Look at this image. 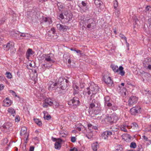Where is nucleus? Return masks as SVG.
<instances>
[{"mask_svg": "<svg viewBox=\"0 0 151 151\" xmlns=\"http://www.w3.org/2000/svg\"><path fill=\"white\" fill-rule=\"evenodd\" d=\"M112 134V132L109 131H106L103 132L101 134V137L102 139L108 140Z\"/></svg>", "mask_w": 151, "mask_h": 151, "instance_id": "nucleus-7", "label": "nucleus"}, {"mask_svg": "<svg viewBox=\"0 0 151 151\" xmlns=\"http://www.w3.org/2000/svg\"><path fill=\"white\" fill-rule=\"evenodd\" d=\"M105 104H107V105L108 106H112V104L110 103H107V102H106Z\"/></svg>", "mask_w": 151, "mask_h": 151, "instance_id": "nucleus-59", "label": "nucleus"}, {"mask_svg": "<svg viewBox=\"0 0 151 151\" xmlns=\"http://www.w3.org/2000/svg\"><path fill=\"white\" fill-rule=\"evenodd\" d=\"M27 128L25 127H22L21 129L20 134L21 135H24L27 132Z\"/></svg>", "mask_w": 151, "mask_h": 151, "instance_id": "nucleus-28", "label": "nucleus"}, {"mask_svg": "<svg viewBox=\"0 0 151 151\" xmlns=\"http://www.w3.org/2000/svg\"><path fill=\"white\" fill-rule=\"evenodd\" d=\"M117 73L122 76L124 75L125 72L124 70V68L122 66H120L119 67V69L118 70V73Z\"/></svg>", "mask_w": 151, "mask_h": 151, "instance_id": "nucleus-19", "label": "nucleus"}, {"mask_svg": "<svg viewBox=\"0 0 151 151\" xmlns=\"http://www.w3.org/2000/svg\"><path fill=\"white\" fill-rule=\"evenodd\" d=\"M104 81L105 82L108 84L112 83V81L111 78L108 76H106L104 77Z\"/></svg>", "mask_w": 151, "mask_h": 151, "instance_id": "nucleus-21", "label": "nucleus"}, {"mask_svg": "<svg viewBox=\"0 0 151 151\" xmlns=\"http://www.w3.org/2000/svg\"><path fill=\"white\" fill-rule=\"evenodd\" d=\"M46 102L47 103L48 105L51 106L53 104V103L52 101L50 99H48L45 100Z\"/></svg>", "mask_w": 151, "mask_h": 151, "instance_id": "nucleus-36", "label": "nucleus"}, {"mask_svg": "<svg viewBox=\"0 0 151 151\" xmlns=\"http://www.w3.org/2000/svg\"><path fill=\"white\" fill-rule=\"evenodd\" d=\"M150 8V6H147L146 8V11H148Z\"/></svg>", "mask_w": 151, "mask_h": 151, "instance_id": "nucleus-60", "label": "nucleus"}, {"mask_svg": "<svg viewBox=\"0 0 151 151\" xmlns=\"http://www.w3.org/2000/svg\"><path fill=\"white\" fill-rule=\"evenodd\" d=\"M34 53V52L32 50V49L29 48L27 50L26 54V57L27 59H29V57L33 54Z\"/></svg>", "mask_w": 151, "mask_h": 151, "instance_id": "nucleus-18", "label": "nucleus"}, {"mask_svg": "<svg viewBox=\"0 0 151 151\" xmlns=\"http://www.w3.org/2000/svg\"><path fill=\"white\" fill-rule=\"evenodd\" d=\"M128 126L126 125H122L121 126L120 128L122 131L124 132H126L127 130L126 128V127H127Z\"/></svg>", "mask_w": 151, "mask_h": 151, "instance_id": "nucleus-33", "label": "nucleus"}, {"mask_svg": "<svg viewBox=\"0 0 151 151\" xmlns=\"http://www.w3.org/2000/svg\"><path fill=\"white\" fill-rule=\"evenodd\" d=\"M4 87V86L2 84H0V91L2 90Z\"/></svg>", "mask_w": 151, "mask_h": 151, "instance_id": "nucleus-54", "label": "nucleus"}, {"mask_svg": "<svg viewBox=\"0 0 151 151\" xmlns=\"http://www.w3.org/2000/svg\"><path fill=\"white\" fill-rule=\"evenodd\" d=\"M138 98L136 96H132L130 97L128 100V104L129 106H132L137 103Z\"/></svg>", "mask_w": 151, "mask_h": 151, "instance_id": "nucleus-9", "label": "nucleus"}, {"mask_svg": "<svg viewBox=\"0 0 151 151\" xmlns=\"http://www.w3.org/2000/svg\"><path fill=\"white\" fill-rule=\"evenodd\" d=\"M121 149H122V148L120 146H118L112 151H120L121 150Z\"/></svg>", "mask_w": 151, "mask_h": 151, "instance_id": "nucleus-40", "label": "nucleus"}, {"mask_svg": "<svg viewBox=\"0 0 151 151\" xmlns=\"http://www.w3.org/2000/svg\"><path fill=\"white\" fill-rule=\"evenodd\" d=\"M68 134V132L65 131H62L60 132V135L62 137H66Z\"/></svg>", "mask_w": 151, "mask_h": 151, "instance_id": "nucleus-30", "label": "nucleus"}, {"mask_svg": "<svg viewBox=\"0 0 151 151\" xmlns=\"http://www.w3.org/2000/svg\"><path fill=\"white\" fill-rule=\"evenodd\" d=\"M118 120V117L116 115L112 114L106 118L105 120L108 121L111 123H113L116 122Z\"/></svg>", "mask_w": 151, "mask_h": 151, "instance_id": "nucleus-5", "label": "nucleus"}, {"mask_svg": "<svg viewBox=\"0 0 151 151\" xmlns=\"http://www.w3.org/2000/svg\"><path fill=\"white\" fill-rule=\"evenodd\" d=\"M5 75H6V77L9 79H11L12 78V75L9 72H7Z\"/></svg>", "mask_w": 151, "mask_h": 151, "instance_id": "nucleus-32", "label": "nucleus"}, {"mask_svg": "<svg viewBox=\"0 0 151 151\" xmlns=\"http://www.w3.org/2000/svg\"><path fill=\"white\" fill-rule=\"evenodd\" d=\"M59 17L61 19H63V18H65V17L62 14H60L59 15Z\"/></svg>", "mask_w": 151, "mask_h": 151, "instance_id": "nucleus-56", "label": "nucleus"}, {"mask_svg": "<svg viewBox=\"0 0 151 151\" xmlns=\"http://www.w3.org/2000/svg\"><path fill=\"white\" fill-rule=\"evenodd\" d=\"M66 85H65L64 86H61L60 87V88L61 89H64L66 88Z\"/></svg>", "mask_w": 151, "mask_h": 151, "instance_id": "nucleus-57", "label": "nucleus"}, {"mask_svg": "<svg viewBox=\"0 0 151 151\" xmlns=\"http://www.w3.org/2000/svg\"><path fill=\"white\" fill-rule=\"evenodd\" d=\"M52 139L54 142H55V141L56 142V141H57L58 140V139H57L56 138H54L53 137H52Z\"/></svg>", "mask_w": 151, "mask_h": 151, "instance_id": "nucleus-58", "label": "nucleus"}, {"mask_svg": "<svg viewBox=\"0 0 151 151\" xmlns=\"http://www.w3.org/2000/svg\"><path fill=\"white\" fill-rule=\"evenodd\" d=\"M130 147L131 148H135L137 147L136 143L134 142H131L130 144Z\"/></svg>", "mask_w": 151, "mask_h": 151, "instance_id": "nucleus-34", "label": "nucleus"}, {"mask_svg": "<svg viewBox=\"0 0 151 151\" xmlns=\"http://www.w3.org/2000/svg\"><path fill=\"white\" fill-rule=\"evenodd\" d=\"M132 127L134 129H137L138 127V125L136 123H133L132 124Z\"/></svg>", "mask_w": 151, "mask_h": 151, "instance_id": "nucleus-35", "label": "nucleus"}, {"mask_svg": "<svg viewBox=\"0 0 151 151\" xmlns=\"http://www.w3.org/2000/svg\"><path fill=\"white\" fill-rule=\"evenodd\" d=\"M94 3L98 7H100L103 4L102 1L100 0H94Z\"/></svg>", "mask_w": 151, "mask_h": 151, "instance_id": "nucleus-27", "label": "nucleus"}, {"mask_svg": "<svg viewBox=\"0 0 151 151\" xmlns=\"http://www.w3.org/2000/svg\"><path fill=\"white\" fill-rule=\"evenodd\" d=\"M120 36L122 37L123 39H124L125 41V42H127V39L126 37L125 36L122 35H120Z\"/></svg>", "mask_w": 151, "mask_h": 151, "instance_id": "nucleus-53", "label": "nucleus"}, {"mask_svg": "<svg viewBox=\"0 0 151 151\" xmlns=\"http://www.w3.org/2000/svg\"><path fill=\"white\" fill-rule=\"evenodd\" d=\"M5 80H6V79L3 76H0V81H4Z\"/></svg>", "mask_w": 151, "mask_h": 151, "instance_id": "nucleus-50", "label": "nucleus"}, {"mask_svg": "<svg viewBox=\"0 0 151 151\" xmlns=\"http://www.w3.org/2000/svg\"><path fill=\"white\" fill-rule=\"evenodd\" d=\"M20 120V118L18 116H17L15 118V122H18Z\"/></svg>", "mask_w": 151, "mask_h": 151, "instance_id": "nucleus-43", "label": "nucleus"}, {"mask_svg": "<svg viewBox=\"0 0 151 151\" xmlns=\"http://www.w3.org/2000/svg\"><path fill=\"white\" fill-rule=\"evenodd\" d=\"M100 106L98 105H97V106H96L95 105L94 103H91L90 105V108L91 109L94 108L95 110L96 109L97 110L96 112H95V111L94 110V113L96 114H98L99 112Z\"/></svg>", "mask_w": 151, "mask_h": 151, "instance_id": "nucleus-12", "label": "nucleus"}, {"mask_svg": "<svg viewBox=\"0 0 151 151\" xmlns=\"http://www.w3.org/2000/svg\"><path fill=\"white\" fill-rule=\"evenodd\" d=\"M49 89L50 91H52L54 90L55 86H57V83H55L52 81H50L49 83Z\"/></svg>", "mask_w": 151, "mask_h": 151, "instance_id": "nucleus-14", "label": "nucleus"}, {"mask_svg": "<svg viewBox=\"0 0 151 151\" xmlns=\"http://www.w3.org/2000/svg\"><path fill=\"white\" fill-rule=\"evenodd\" d=\"M111 109L113 111H115L117 109V107L115 105H113L111 107Z\"/></svg>", "mask_w": 151, "mask_h": 151, "instance_id": "nucleus-45", "label": "nucleus"}, {"mask_svg": "<svg viewBox=\"0 0 151 151\" xmlns=\"http://www.w3.org/2000/svg\"><path fill=\"white\" fill-rule=\"evenodd\" d=\"M73 87L74 90V93L76 94L78 93L79 90V87L78 86V84L76 83H73Z\"/></svg>", "mask_w": 151, "mask_h": 151, "instance_id": "nucleus-23", "label": "nucleus"}, {"mask_svg": "<svg viewBox=\"0 0 151 151\" xmlns=\"http://www.w3.org/2000/svg\"><path fill=\"white\" fill-rule=\"evenodd\" d=\"M93 24V23L92 22V23H91V24H88V25H87V27L88 28H90L91 27V24Z\"/></svg>", "mask_w": 151, "mask_h": 151, "instance_id": "nucleus-62", "label": "nucleus"}, {"mask_svg": "<svg viewBox=\"0 0 151 151\" xmlns=\"http://www.w3.org/2000/svg\"><path fill=\"white\" fill-rule=\"evenodd\" d=\"M61 140L58 139L56 142L55 144V149L59 150L60 149L61 146Z\"/></svg>", "mask_w": 151, "mask_h": 151, "instance_id": "nucleus-15", "label": "nucleus"}, {"mask_svg": "<svg viewBox=\"0 0 151 151\" xmlns=\"http://www.w3.org/2000/svg\"><path fill=\"white\" fill-rule=\"evenodd\" d=\"M151 61V59L150 58H145L143 61V63L145 67H147V68L149 69H150L151 68V66L150 65Z\"/></svg>", "mask_w": 151, "mask_h": 151, "instance_id": "nucleus-10", "label": "nucleus"}, {"mask_svg": "<svg viewBox=\"0 0 151 151\" xmlns=\"http://www.w3.org/2000/svg\"><path fill=\"white\" fill-rule=\"evenodd\" d=\"M34 147L33 146H31L30 148L29 151H34Z\"/></svg>", "mask_w": 151, "mask_h": 151, "instance_id": "nucleus-55", "label": "nucleus"}, {"mask_svg": "<svg viewBox=\"0 0 151 151\" xmlns=\"http://www.w3.org/2000/svg\"><path fill=\"white\" fill-rule=\"evenodd\" d=\"M71 102L73 105L74 106L76 107L78 105H79L80 101L78 99L77 97H74L71 100Z\"/></svg>", "mask_w": 151, "mask_h": 151, "instance_id": "nucleus-13", "label": "nucleus"}, {"mask_svg": "<svg viewBox=\"0 0 151 151\" xmlns=\"http://www.w3.org/2000/svg\"><path fill=\"white\" fill-rule=\"evenodd\" d=\"M12 103V101L8 98H6L3 101V105L5 106L8 107L10 106Z\"/></svg>", "mask_w": 151, "mask_h": 151, "instance_id": "nucleus-11", "label": "nucleus"}, {"mask_svg": "<svg viewBox=\"0 0 151 151\" xmlns=\"http://www.w3.org/2000/svg\"><path fill=\"white\" fill-rule=\"evenodd\" d=\"M82 4L83 7L86 6V9L85 11H84L85 12V11H86L87 10L88 8H87V7L86 6V4L85 2H84V1H82Z\"/></svg>", "mask_w": 151, "mask_h": 151, "instance_id": "nucleus-47", "label": "nucleus"}, {"mask_svg": "<svg viewBox=\"0 0 151 151\" xmlns=\"http://www.w3.org/2000/svg\"><path fill=\"white\" fill-rule=\"evenodd\" d=\"M88 126L90 132L87 133L86 135L88 138L89 139L92 137L93 135V132L94 131H96L97 129V128L96 127L93 126L90 124H88Z\"/></svg>", "mask_w": 151, "mask_h": 151, "instance_id": "nucleus-2", "label": "nucleus"}, {"mask_svg": "<svg viewBox=\"0 0 151 151\" xmlns=\"http://www.w3.org/2000/svg\"><path fill=\"white\" fill-rule=\"evenodd\" d=\"M76 129L78 131H80L81 130V128L80 127H77L76 128Z\"/></svg>", "mask_w": 151, "mask_h": 151, "instance_id": "nucleus-64", "label": "nucleus"}, {"mask_svg": "<svg viewBox=\"0 0 151 151\" xmlns=\"http://www.w3.org/2000/svg\"><path fill=\"white\" fill-rule=\"evenodd\" d=\"M110 99V98L109 96H106L105 98V103L106 102L108 101Z\"/></svg>", "mask_w": 151, "mask_h": 151, "instance_id": "nucleus-52", "label": "nucleus"}, {"mask_svg": "<svg viewBox=\"0 0 151 151\" xmlns=\"http://www.w3.org/2000/svg\"><path fill=\"white\" fill-rule=\"evenodd\" d=\"M43 19L45 22H47L48 21L50 20V23H52V19L50 17H45Z\"/></svg>", "mask_w": 151, "mask_h": 151, "instance_id": "nucleus-37", "label": "nucleus"}, {"mask_svg": "<svg viewBox=\"0 0 151 151\" xmlns=\"http://www.w3.org/2000/svg\"><path fill=\"white\" fill-rule=\"evenodd\" d=\"M74 51L76 52L78 54V55L80 56H81L82 55V54L81 53V51L80 50H74Z\"/></svg>", "mask_w": 151, "mask_h": 151, "instance_id": "nucleus-46", "label": "nucleus"}, {"mask_svg": "<svg viewBox=\"0 0 151 151\" xmlns=\"http://www.w3.org/2000/svg\"><path fill=\"white\" fill-rule=\"evenodd\" d=\"M55 33V30L54 28H52L49 31L48 35L51 37H52L54 36Z\"/></svg>", "mask_w": 151, "mask_h": 151, "instance_id": "nucleus-22", "label": "nucleus"}, {"mask_svg": "<svg viewBox=\"0 0 151 151\" xmlns=\"http://www.w3.org/2000/svg\"><path fill=\"white\" fill-rule=\"evenodd\" d=\"M12 126V124L11 123L7 122L4 124L1 127V129L4 131H7Z\"/></svg>", "mask_w": 151, "mask_h": 151, "instance_id": "nucleus-8", "label": "nucleus"}, {"mask_svg": "<svg viewBox=\"0 0 151 151\" xmlns=\"http://www.w3.org/2000/svg\"><path fill=\"white\" fill-rule=\"evenodd\" d=\"M57 28L60 31H64L67 29V27L60 24H58L57 25Z\"/></svg>", "mask_w": 151, "mask_h": 151, "instance_id": "nucleus-17", "label": "nucleus"}, {"mask_svg": "<svg viewBox=\"0 0 151 151\" xmlns=\"http://www.w3.org/2000/svg\"><path fill=\"white\" fill-rule=\"evenodd\" d=\"M66 16V17L65 18L68 20L70 21V20L72 18V15L70 14H68L67 12H66L64 14Z\"/></svg>", "mask_w": 151, "mask_h": 151, "instance_id": "nucleus-29", "label": "nucleus"}, {"mask_svg": "<svg viewBox=\"0 0 151 151\" xmlns=\"http://www.w3.org/2000/svg\"><path fill=\"white\" fill-rule=\"evenodd\" d=\"M124 83H122L121 85L119 86V87L120 88V89H122L123 90L124 94H122L123 96L124 95L125 96L126 95V89L124 88Z\"/></svg>", "mask_w": 151, "mask_h": 151, "instance_id": "nucleus-25", "label": "nucleus"}, {"mask_svg": "<svg viewBox=\"0 0 151 151\" xmlns=\"http://www.w3.org/2000/svg\"><path fill=\"white\" fill-rule=\"evenodd\" d=\"M92 148L93 151H97L99 146L97 142L93 143L92 145Z\"/></svg>", "mask_w": 151, "mask_h": 151, "instance_id": "nucleus-24", "label": "nucleus"}, {"mask_svg": "<svg viewBox=\"0 0 151 151\" xmlns=\"http://www.w3.org/2000/svg\"><path fill=\"white\" fill-rule=\"evenodd\" d=\"M50 55V54L42 55L41 57V59L46 63L48 62L50 63H53L54 61L52 59Z\"/></svg>", "mask_w": 151, "mask_h": 151, "instance_id": "nucleus-3", "label": "nucleus"}, {"mask_svg": "<svg viewBox=\"0 0 151 151\" xmlns=\"http://www.w3.org/2000/svg\"><path fill=\"white\" fill-rule=\"evenodd\" d=\"M34 72H35L34 77H33L32 76V74H31L30 75V76L32 77L33 79H35V78L37 77V74L36 71L35 70L34 71Z\"/></svg>", "mask_w": 151, "mask_h": 151, "instance_id": "nucleus-39", "label": "nucleus"}, {"mask_svg": "<svg viewBox=\"0 0 151 151\" xmlns=\"http://www.w3.org/2000/svg\"><path fill=\"white\" fill-rule=\"evenodd\" d=\"M48 104L46 102V101H45L43 102L42 104V106L44 108H47V107Z\"/></svg>", "mask_w": 151, "mask_h": 151, "instance_id": "nucleus-42", "label": "nucleus"}, {"mask_svg": "<svg viewBox=\"0 0 151 151\" xmlns=\"http://www.w3.org/2000/svg\"><path fill=\"white\" fill-rule=\"evenodd\" d=\"M118 3L116 1H114V8L116 9L118 6Z\"/></svg>", "mask_w": 151, "mask_h": 151, "instance_id": "nucleus-38", "label": "nucleus"}, {"mask_svg": "<svg viewBox=\"0 0 151 151\" xmlns=\"http://www.w3.org/2000/svg\"><path fill=\"white\" fill-rule=\"evenodd\" d=\"M70 151H77L78 150L77 148L74 147H71V148L70 150Z\"/></svg>", "mask_w": 151, "mask_h": 151, "instance_id": "nucleus-51", "label": "nucleus"}, {"mask_svg": "<svg viewBox=\"0 0 151 151\" xmlns=\"http://www.w3.org/2000/svg\"><path fill=\"white\" fill-rule=\"evenodd\" d=\"M143 138L146 141H147V137H146L145 136H142Z\"/></svg>", "mask_w": 151, "mask_h": 151, "instance_id": "nucleus-61", "label": "nucleus"}, {"mask_svg": "<svg viewBox=\"0 0 151 151\" xmlns=\"http://www.w3.org/2000/svg\"><path fill=\"white\" fill-rule=\"evenodd\" d=\"M111 67L114 73H118V70L119 69V68H118L117 65H112Z\"/></svg>", "mask_w": 151, "mask_h": 151, "instance_id": "nucleus-26", "label": "nucleus"}, {"mask_svg": "<svg viewBox=\"0 0 151 151\" xmlns=\"http://www.w3.org/2000/svg\"><path fill=\"white\" fill-rule=\"evenodd\" d=\"M55 104V106L56 107H58L59 105V104L58 103L56 102H55L54 104Z\"/></svg>", "mask_w": 151, "mask_h": 151, "instance_id": "nucleus-63", "label": "nucleus"}, {"mask_svg": "<svg viewBox=\"0 0 151 151\" xmlns=\"http://www.w3.org/2000/svg\"><path fill=\"white\" fill-rule=\"evenodd\" d=\"M27 35V34L23 33H20L19 34V35L21 37H25Z\"/></svg>", "mask_w": 151, "mask_h": 151, "instance_id": "nucleus-44", "label": "nucleus"}, {"mask_svg": "<svg viewBox=\"0 0 151 151\" xmlns=\"http://www.w3.org/2000/svg\"><path fill=\"white\" fill-rule=\"evenodd\" d=\"M141 109L139 106L134 107L132 108L130 110V112L131 114L134 115H135L138 113H140L141 112Z\"/></svg>", "mask_w": 151, "mask_h": 151, "instance_id": "nucleus-6", "label": "nucleus"}, {"mask_svg": "<svg viewBox=\"0 0 151 151\" xmlns=\"http://www.w3.org/2000/svg\"><path fill=\"white\" fill-rule=\"evenodd\" d=\"M34 120L35 123L38 125L40 126L42 125L41 121L37 119H34Z\"/></svg>", "mask_w": 151, "mask_h": 151, "instance_id": "nucleus-31", "label": "nucleus"}, {"mask_svg": "<svg viewBox=\"0 0 151 151\" xmlns=\"http://www.w3.org/2000/svg\"><path fill=\"white\" fill-rule=\"evenodd\" d=\"M122 138L127 142L129 141L131 139L132 137L128 134H124L122 135Z\"/></svg>", "mask_w": 151, "mask_h": 151, "instance_id": "nucleus-16", "label": "nucleus"}, {"mask_svg": "<svg viewBox=\"0 0 151 151\" xmlns=\"http://www.w3.org/2000/svg\"><path fill=\"white\" fill-rule=\"evenodd\" d=\"M10 93H11L13 96H15V97H17V95L16 94L14 91L11 90L10 91Z\"/></svg>", "mask_w": 151, "mask_h": 151, "instance_id": "nucleus-48", "label": "nucleus"}, {"mask_svg": "<svg viewBox=\"0 0 151 151\" xmlns=\"http://www.w3.org/2000/svg\"><path fill=\"white\" fill-rule=\"evenodd\" d=\"M14 47V44L13 42H9L6 45H3V48L4 50L6 51H8L9 50H11Z\"/></svg>", "mask_w": 151, "mask_h": 151, "instance_id": "nucleus-4", "label": "nucleus"}, {"mask_svg": "<svg viewBox=\"0 0 151 151\" xmlns=\"http://www.w3.org/2000/svg\"><path fill=\"white\" fill-rule=\"evenodd\" d=\"M7 111L10 114L14 116L16 114L15 110L12 107H10L8 108Z\"/></svg>", "mask_w": 151, "mask_h": 151, "instance_id": "nucleus-20", "label": "nucleus"}, {"mask_svg": "<svg viewBox=\"0 0 151 151\" xmlns=\"http://www.w3.org/2000/svg\"><path fill=\"white\" fill-rule=\"evenodd\" d=\"M44 118L45 119L49 120L51 119V117L50 115H46L45 114Z\"/></svg>", "mask_w": 151, "mask_h": 151, "instance_id": "nucleus-41", "label": "nucleus"}, {"mask_svg": "<svg viewBox=\"0 0 151 151\" xmlns=\"http://www.w3.org/2000/svg\"><path fill=\"white\" fill-rule=\"evenodd\" d=\"M76 140V139L75 137H72L71 139V141L73 142H75Z\"/></svg>", "mask_w": 151, "mask_h": 151, "instance_id": "nucleus-49", "label": "nucleus"}, {"mask_svg": "<svg viewBox=\"0 0 151 151\" xmlns=\"http://www.w3.org/2000/svg\"><path fill=\"white\" fill-rule=\"evenodd\" d=\"M99 89V88L97 86L92 83L90 86L87 88V90L85 91V92H87L88 95L91 94V93L94 94L97 92Z\"/></svg>", "mask_w": 151, "mask_h": 151, "instance_id": "nucleus-1", "label": "nucleus"}]
</instances>
